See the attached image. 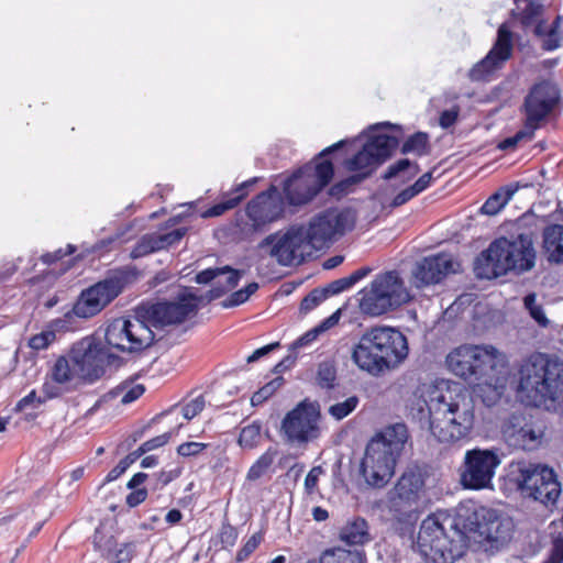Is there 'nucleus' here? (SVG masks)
Wrapping results in <instances>:
<instances>
[{
	"label": "nucleus",
	"mask_w": 563,
	"mask_h": 563,
	"mask_svg": "<svg viewBox=\"0 0 563 563\" xmlns=\"http://www.w3.org/2000/svg\"><path fill=\"white\" fill-rule=\"evenodd\" d=\"M515 8L510 11L511 22L503 23L497 30V37L486 56L477 62L467 74L471 81L488 82L494 79L512 54V26H519L525 33L529 30L542 40V49L553 52L561 47L563 41V15L558 14L547 27L543 18L544 5L536 0H512Z\"/></svg>",
	"instance_id": "1"
},
{
	"label": "nucleus",
	"mask_w": 563,
	"mask_h": 563,
	"mask_svg": "<svg viewBox=\"0 0 563 563\" xmlns=\"http://www.w3.org/2000/svg\"><path fill=\"white\" fill-rule=\"evenodd\" d=\"M487 515L485 509L481 512L475 508L461 507L456 516L439 517L428 516L420 526L416 547L427 563H454L460 559L467 547L468 533L481 537Z\"/></svg>",
	"instance_id": "2"
},
{
	"label": "nucleus",
	"mask_w": 563,
	"mask_h": 563,
	"mask_svg": "<svg viewBox=\"0 0 563 563\" xmlns=\"http://www.w3.org/2000/svg\"><path fill=\"white\" fill-rule=\"evenodd\" d=\"M519 374L518 397L527 406L551 410L563 399V360L558 355L534 352Z\"/></svg>",
	"instance_id": "3"
},
{
	"label": "nucleus",
	"mask_w": 563,
	"mask_h": 563,
	"mask_svg": "<svg viewBox=\"0 0 563 563\" xmlns=\"http://www.w3.org/2000/svg\"><path fill=\"white\" fill-rule=\"evenodd\" d=\"M408 353L406 335L396 328L380 325L362 334L353 347L352 360L362 371L378 376L400 365Z\"/></svg>",
	"instance_id": "4"
},
{
	"label": "nucleus",
	"mask_w": 563,
	"mask_h": 563,
	"mask_svg": "<svg viewBox=\"0 0 563 563\" xmlns=\"http://www.w3.org/2000/svg\"><path fill=\"white\" fill-rule=\"evenodd\" d=\"M536 264V251L530 236L519 234L515 239L498 238L475 262L478 278H497L508 272L522 274Z\"/></svg>",
	"instance_id": "5"
},
{
	"label": "nucleus",
	"mask_w": 563,
	"mask_h": 563,
	"mask_svg": "<svg viewBox=\"0 0 563 563\" xmlns=\"http://www.w3.org/2000/svg\"><path fill=\"white\" fill-rule=\"evenodd\" d=\"M137 278V272L133 267H120L108 272L106 277L92 286L84 289L71 311L65 313L64 319H56L52 325L56 330L67 328V322L74 317L87 319L98 314L111 301Z\"/></svg>",
	"instance_id": "6"
},
{
	"label": "nucleus",
	"mask_w": 563,
	"mask_h": 563,
	"mask_svg": "<svg viewBox=\"0 0 563 563\" xmlns=\"http://www.w3.org/2000/svg\"><path fill=\"white\" fill-rule=\"evenodd\" d=\"M346 143V140H342L324 148L314 163L301 166L285 179L283 191L288 205L300 207L309 203L331 183L334 166L325 156L344 147Z\"/></svg>",
	"instance_id": "7"
},
{
	"label": "nucleus",
	"mask_w": 563,
	"mask_h": 563,
	"mask_svg": "<svg viewBox=\"0 0 563 563\" xmlns=\"http://www.w3.org/2000/svg\"><path fill=\"white\" fill-rule=\"evenodd\" d=\"M399 139L396 135L375 133L368 136L362 148L344 162L346 169L355 172L329 188V196L336 199L349 192L350 187L368 178L373 172L387 162L397 150Z\"/></svg>",
	"instance_id": "8"
},
{
	"label": "nucleus",
	"mask_w": 563,
	"mask_h": 563,
	"mask_svg": "<svg viewBox=\"0 0 563 563\" xmlns=\"http://www.w3.org/2000/svg\"><path fill=\"white\" fill-rule=\"evenodd\" d=\"M506 479L523 497L544 505L554 504L561 494L556 474L547 464L525 459L511 461L507 467Z\"/></svg>",
	"instance_id": "9"
},
{
	"label": "nucleus",
	"mask_w": 563,
	"mask_h": 563,
	"mask_svg": "<svg viewBox=\"0 0 563 563\" xmlns=\"http://www.w3.org/2000/svg\"><path fill=\"white\" fill-rule=\"evenodd\" d=\"M444 395L448 400L442 404L437 440L451 443L471 433L475 420L474 406L460 383L446 382Z\"/></svg>",
	"instance_id": "10"
},
{
	"label": "nucleus",
	"mask_w": 563,
	"mask_h": 563,
	"mask_svg": "<svg viewBox=\"0 0 563 563\" xmlns=\"http://www.w3.org/2000/svg\"><path fill=\"white\" fill-rule=\"evenodd\" d=\"M358 308L363 314L380 317L410 300V295L397 271L377 274L369 286L358 291Z\"/></svg>",
	"instance_id": "11"
},
{
	"label": "nucleus",
	"mask_w": 563,
	"mask_h": 563,
	"mask_svg": "<svg viewBox=\"0 0 563 563\" xmlns=\"http://www.w3.org/2000/svg\"><path fill=\"white\" fill-rule=\"evenodd\" d=\"M501 361V353L493 345L464 344L450 352L445 362L455 376L477 384L492 378Z\"/></svg>",
	"instance_id": "12"
},
{
	"label": "nucleus",
	"mask_w": 563,
	"mask_h": 563,
	"mask_svg": "<svg viewBox=\"0 0 563 563\" xmlns=\"http://www.w3.org/2000/svg\"><path fill=\"white\" fill-rule=\"evenodd\" d=\"M201 298L185 288L173 300L141 302L135 309L142 320H147L151 328L164 329L185 322L197 313Z\"/></svg>",
	"instance_id": "13"
},
{
	"label": "nucleus",
	"mask_w": 563,
	"mask_h": 563,
	"mask_svg": "<svg viewBox=\"0 0 563 563\" xmlns=\"http://www.w3.org/2000/svg\"><path fill=\"white\" fill-rule=\"evenodd\" d=\"M426 472L418 465L407 467L388 494L387 508L393 518L400 523L416 521V507L423 493Z\"/></svg>",
	"instance_id": "14"
},
{
	"label": "nucleus",
	"mask_w": 563,
	"mask_h": 563,
	"mask_svg": "<svg viewBox=\"0 0 563 563\" xmlns=\"http://www.w3.org/2000/svg\"><path fill=\"white\" fill-rule=\"evenodd\" d=\"M69 357L86 384L99 380L106 374L107 366H120L123 363L120 356L109 351L107 344L93 336H86L74 343Z\"/></svg>",
	"instance_id": "15"
},
{
	"label": "nucleus",
	"mask_w": 563,
	"mask_h": 563,
	"mask_svg": "<svg viewBox=\"0 0 563 563\" xmlns=\"http://www.w3.org/2000/svg\"><path fill=\"white\" fill-rule=\"evenodd\" d=\"M106 343L109 347L128 354H139L153 345L155 334L147 320L136 313L133 319L120 318L106 329Z\"/></svg>",
	"instance_id": "16"
},
{
	"label": "nucleus",
	"mask_w": 563,
	"mask_h": 563,
	"mask_svg": "<svg viewBox=\"0 0 563 563\" xmlns=\"http://www.w3.org/2000/svg\"><path fill=\"white\" fill-rule=\"evenodd\" d=\"M354 225L355 217L350 209L328 208L310 219L305 233L312 249L318 251L329 247Z\"/></svg>",
	"instance_id": "17"
},
{
	"label": "nucleus",
	"mask_w": 563,
	"mask_h": 563,
	"mask_svg": "<svg viewBox=\"0 0 563 563\" xmlns=\"http://www.w3.org/2000/svg\"><path fill=\"white\" fill-rule=\"evenodd\" d=\"M501 460L503 454L496 448H474L467 450L460 467L461 485L472 490L492 488L496 470L500 465Z\"/></svg>",
	"instance_id": "18"
},
{
	"label": "nucleus",
	"mask_w": 563,
	"mask_h": 563,
	"mask_svg": "<svg viewBox=\"0 0 563 563\" xmlns=\"http://www.w3.org/2000/svg\"><path fill=\"white\" fill-rule=\"evenodd\" d=\"M258 247H271L269 255L283 266L299 265L313 250L305 233L303 224L290 225L282 235L273 233L263 239Z\"/></svg>",
	"instance_id": "19"
},
{
	"label": "nucleus",
	"mask_w": 563,
	"mask_h": 563,
	"mask_svg": "<svg viewBox=\"0 0 563 563\" xmlns=\"http://www.w3.org/2000/svg\"><path fill=\"white\" fill-rule=\"evenodd\" d=\"M285 212L284 199L275 186L256 195L247 202L246 220L240 224V231L245 238L264 232L268 224L277 221Z\"/></svg>",
	"instance_id": "20"
},
{
	"label": "nucleus",
	"mask_w": 563,
	"mask_h": 563,
	"mask_svg": "<svg viewBox=\"0 0 563 563\" xmlns=\"http://www.w3.org/2000/svg\"><path fill=\"white\" fill-rule=\"evenodd\" d=\"M398 457L386 450L383 442L369 441L361 462V474L369 486L382 488L393 477Z\"/></svg>",
	"instance_id": "21"
},
{
	"label": "nucleus",
	"mask_w": 563,
	"mask_h": 563,
	"mask_svg": "<svg viewBox=\"0 0 563 563\" xmlns=\"http://www.w3.org/2000/svg\"><path fill=\"white\" fill-rule=\"evenodd\" d=\"M446 382L442 380L431 386L427 397H415L409 405V415L417 421L422 430L429 431L437 439V430L442 411V404L448 400L444 395Z\"/></svg>",
	"instance_id": "22"
},
{
	"label": "nucleus",
	"mask_w": 563,
	"mask_h": 563,
	"mask_svg": "<svg viewBox=\"0 0 563 563\" xmlns=\"http://www.w3.org/2000/svg\"><path fill=\"white\" fill-rule=\"evenodd\" d=\"M560 100V90L550 80L536 82L525 97L523 111L526 125L538 129L539 123L544 120Z\"/></svg>",
	"instance_id": "23"
},
{
	"label": "nucleus",
	"mask_w": 563,
	"mask_h": 563,
	"mask_svg": "<svg viewBox=\"0 0 563 563\" xmlns=\"http://www.w3.org/2000/svg\"><path fill=\"white\" fill-rule=\"evenodd\" d=\"M319 413L308 401H301L286 413L282 431L290 442L305 443L318 437Z\"/></svg>",
	"instance_id": "24"
},
{
	"label": "nucleus",
	"mask_w": 563,
	"mask_h": 563,
	"mask_svg": "<svg viewBox=\"0 0 563 563\" xmlns=\"http://www.w3.org/2000/svg\"><path fill=\"white\" fill-rule=\"evenodd\" d=\"M543 430L531 418L523 415H511L503 426L505 442L514 449L532 451L539 448Z\"/></svg>",
	"instance_id": "25"
},
{
	"label": "nucleus",
	"mask_w": 563,
	"mask_h": 563,
	"mask_svg": "<svg viewBox=\"0 0 563 563\" xmlns=\"http://www.w3.org/2000/svg\"><path fill=\"white\" fill-rule=\"evenodd\" d=\"M451 254L440 253L423 257L412 271L413 284L418 288L441 283L449 274L455 273Z\"/></svg>",
	"instance_id": "26"
},
{
	"label": "nucleus",
	"mask_w": 563,
	"mask_h": 563,
	"mask_svg": "<svg viewBox=\"0 0 563 563\" xmlns=\"http://www.w3.org/2000/svg\"><path fill=\"white\" fill-rule=\"evenodd\" d=\"M95 549L109 563H126L130 562L135 554V544L133 542L118 543L117 539L111 536L104 540L95 538Z\"/></svg>",
	"instance_id": "27"
},
{
	"label": "nucleus",
	"mask_w": 563,
	"mask_h": 563,
	"mask_svg": "<svg viewBox=\"0 0 563 563\" xmlns=\"http://www.w3.org/2000/svg\"><path fill=\"white\" fill-rule=\"evenodd\" d=\"M257 177H254L236 186L230 192L225 194L220 202L214 203L206 210L203 212V217H219L228 210L235 208L249 195V189L257 181Z\"/></svg>",
	"instance_id": "28"
},
{
	"label": "nucleus",
	"mask_w": 563,
	"mask_h": 563,
	"mask_svg": "<svg viewBox=\"0 0 563 563\" xmlns=\"http://www.w3.org/2000/svg\"><path fill=\"white\" fill-rule=\"evenodd\" d=\"M409 439L408 428L402 422L389 424L376 434L371 441H380L385 449L400 456Z\"/></svg>",
	"instance_id": "29"
},
{
	"label": "nucleus",
	"mask_w": 563,
	"mask_h": 563,
	"mask_svg": "<svg viewBox=\"0 0 563 563\" xmlns=\"http://www.w3.org/2000/svg\"><path fill=\"white\" fill-rule=\"evenodd\" d=\"M339 538L349 545H362L371 541L367 521L362 517L349 519L340 529Z\"/></svg>",
	"instance_id": "30"
},
{
	"label": "nucleus",
	"mask_w": 563,
	"mask_h": 563,
	"mask_svg": "<svg viewBox=\"0 0 563 563\" xmlns=\"http://www.w3.org/2000/svg\"><path fill=\"white\" fill-rule=\"evenodd\" d=\"M543 249L548 261L563 264V224H550L542 231Z\"/></svg>",
	"instance_id": "31"
},
{
	"label": "nucleus",
	"mask_w": 563,
	"mask_h": 563,
	"mask_svg": "<svg viewBox=\"0 0 563 563\" xmlns=\"http://www.w3.org/2000/svg\"><path fill=\"white\" fill-rule=\"evenodd\" d=\"M483 519L486 520L481 537L489 542L504 543L510 539L509 521L504 522L497 514L487 511V515H483Z\"/></svg>",
	"instance_id": "32"
},
{
	"label": "nucleus",
	"mask_w": 563,
	"mask_h": 563,
	"mask_svg": "<svg viewBox=\"0 0 563 563\" xmlns=\"http://www.w3.org/2000/svg\"><path fill=\"white\" fill-rule=\"evenodd\" d=\"M420 173V165L409 158H399L390 164L382 174L383 180L399 179L401 184L409 183Z\"/></svg>",
	"instance_id": "33"
},
{
	"label": "nucleus",
	"mask_w": 563,
	"mask_h": 563,
	"mask_svg": "<svg viewBox=\"0 0 563 563\" xmlns=\"http://www.w3.org/2000/svg\"><path fill=\"white\" fill-rule=\"evenodd\" d=\"M519 183H512L501 187L493 194L481 207V212L487 216L497 214L518 191Z\"/></svg>",
	"instance_id": "34"
},
{
	"label": "nucleus",
	"mask_w": 563,
	"mask_h": 563,
	"mask_svg": "<svg viewBox=\"0 0 563 563\" xmlns=\"http://www.w3.org/2000/svg\"><path fill=\"white\" fill-rule=\"evenodd\" d=\"M308 563H366L363 552L333 548L325 550L319 561H309Z\"/></svg>",
	"instance_id": "35"
},
{
	"label": "nucleus",
	"mask_w": 563,
	"mask_h": 563,
	"mask_svg": "<svg viewBox=\"0 0 563 563\" xmlns=\"http://www.w3.org/2000/svg\"><path fill=\"white\" fill-rule=\"evenodd\" d=\"M227 274L229 275V287H236L242 278L243 272L240 269H235L229 265L222 267H210L199 272L196 275L195 280L198 284L206 285L214 280L218 276Z\"/></svg>",
	"instance_id": "36"
},
{
	"label": "nucleus",
	"mask_w": 563,
	"mask_h": 563,
	"mask_svg": "<svg viewBox=\"0 0 563 563\" xmlns=\"http://www.w3.org/2000/svg\"><path fill=\"white\" fill-rule=\"evenodd\" d=\"M371 272L372 268L368 266L361 267L346 277H342L329 283L324 288L330 297L339 295L353 287L356 283L365 278Z\"/></svg>",
	"instance_id": "37"
},
{
	"label": "nucleus",
	"mask_w": 563,
	"mask_h": 563,
	"mask_svg": "<svg viewBox=\"0 0 563 563\" xmlns=\"http://www.w3.org/2000/svg\"><path fill=\"white\" fill-rule=\"evenodd\" d=\"M400 153L404 155L415 154L422 157L430 153L429 134L426 132H416L411 134L401 145Z\"/></svg>",
	"instance_id": "38"
},
{
	"label": "nucleus",
	"mask_w": 563,
	"mask_h": 563,
	"mask_svg": "<svg viewBox=\"0 0 563 563\" xmlns=\"http://www.w3.org/2000/svg\"><path fill=\"white\" fill-rule=\"evenodd\" d=\"M338 369L334 361L324 360L318 364L316 382L317 385L328 391H332L336 387Z\"/></svg>",
	"instance_id": "39"
},
{
	"label": "nucleus",
	"mask_w": 563,
	"mask_h": 563,
	"mask_svg": "<svg viewBox=\"0 0 563 563\" xmlns=\"http://www.w3.org/2000/svg\"><path fill=\"white\" fill-rule=\"evenodd\" d=\"M71 360L68 356L62 355L57 357L53 367L51 368V378L56 384H67L75 377V372L70 365Z\"/></svg>",
	"instance_id": "40"
},
{
	"label": "nucleus",
	"mask_w": 563,
	"mask_h": 563,
	"mask_svg": "<svg viewBox=\"0 0 563 563\" xmlns=\"http://www.w3.org/2000/svg\"><path fill=\"white\" fill-rule=\"evenodd\" d=\"M262 427L263 424L260 420H254L250 424L243 427L238 440L240 446L243 449L256 448L262 439Z\"/></svg>",
	"instance_id": "41"
},
{
	"label": "nucleus",
	"mask_w": 563,
	"mask_h": 563,
	"mask_svg": "<svg viewBox=\"0 0 563 563\" xmlns=\"http://www.w3.org/2000/svg\"><path fill=\"white\" fill-rule=\"evenodd\" d=\"M181 473H183V467L181 466H175V467H172V468H168V470H162V471H159L157 473H154L150 477L148 485L154 490H161L165 486H167L169 483H172L173 481L178 478L181 475Z\"/></svg>",
	"instance_id": "42"
},
{
	"label": "nucleus",
	"mask_w": 563,
	"mask_h": 563,
	"mask_svg": "<svg viewBox=\"0 0 563 563\" xmlns=\"http://www.w3.org/2000/svg\"><path fill=\"white\" fill-rule=\"evenodd\" d=\"M258 289V284L252 282L245 287L232 292L225 300L222 301L223 308H233L246 302L250 297L255 294Z\"/></svg>",
	"instance_id": "43"
},
{
	"label": "nucleus",
	"mask_w": 563,
	"mask_h": 563,
	"mask_svg": "<svg viewBox=\"0 0 563 563\" xmlns=\"http://www.w3.org/2000/svg\"><path fill=\"white\" fill-rule=\"evenodd\" d=\"M358 402L360 399L357 396H350L344 401L331 405L328 409V413L335 420L340 421L352 413L356 409Z\"/></svg>",
	"instance_id": "44"
},
{
	"label": "nucleus",
	"mask_w": 563,
	"mask_h": 563,
	"mask_svg": "<svg viewBox=\"0 0 563 563\" xmlns=\"http://www.w3.org/2000/svg\"><path fill=\"white\" fill-rule=\"evenodd\" d=\"M273 462L274 453L271 451H266L249 468L246 479L253 482L261 478L272 466Z\"/></svg>",
	"instance_id": "45"
},
{
	"label": "nucleus",
	"mask_w": 563,
	"mask_h": 563,
	"mask_svg": "<svg viewBox=\"0 0 563 563\" xmlns=\"http://www.w3.org/2000/svg\"><path fill=\"white\" fill-rule=\"evenodd\" d=\"M285 380L282 376H277L264 386H262L251 398L253 406H258L269 399L283 385Z\"/></svg>",
	"instance_id": "46"
},
{
	"label": "nucleus",
	"mask_w": 563,
	"mask_h": 563,
	"mask_svg": "<svg viewBox=\"0 0 563 563\" xmlns=\"http://www.w3.org/2000/svg\"><path fill=\"white\" fill-rule=\"evenodd\" d=\"M534 130L531 126L525 124V129L517 131L512 136L501 140L497 148L500 151H509L517 147V145L523 140H532L534 136Z\"/></svg>",
	"instance_id": "47"
},
{
	"label": "nucleus",
	"mask_w": 563,
	"mask_h": 563,
	"mask_svg": "<svg viewBox=\"0 0 563 563\" xmlns=\"http://www.w3.org/2000/svg\"><path fill=\"white\" fill-rule=\"evenodd\" d=\"M263 540L264 533L262 531L254 533L238 551L235 561L238 563L246 561L251 556V554L258 548Z\"/></svg>",
	"instance_id": "48"
},
{
	"label": "nucleus",
	"mask_w": 563,
	"mask_h": 563,
	"mask_svg": "<svg viewBox=\"0 0 563 563\" xmlns=\"http://www.w3.org/2000/svg\"><path fill=\"white\" fill-rule=\"evenodd\" d=\"M325 288H316L311 290L301 301L300 309L302 311H311L317 308L321 302L329 298Z\"/></svg>",
	"instance_id": "49"
},
{
	"label": "nucleus",
	"mask_w": 563,
	"mask_h": 563,
	"mask_svg": "<svg viewBox=\"0 0 563 563\" xmlns=\"http://www.w3.org/2000/svg\"><path fill=\"white\" fill-rule=\"evenodd\" d=\"M56 339V334L54 330H44L41 333H37L29 340V346L32 350H45L47 349Z\"/></svg>",
	"instance_id": "50"
},
{
	"label": "nucleus",
	"mask_w": 563,
	"mask_h": 563,
	"mask_svg": "<svg viewBox=\"0 0 563 563\" xmlns=\"http://www.w3.org/2000/svg\"><path fill=\"white\" fill-rule=\"evenodd\" d=\"M238 537L239 532L235 527L229 522L222 523L219 538L223 549L232 548L235 544Z\"/></svg>",
	"instance_id": "51"
},
{
	"label": "nucleus",
	"mask_w": 563,
	"mask_h": 563,
	"mask_svg": "<svg viewBox=\"0 0 563 563\" xmlns=\"http://www.w3.org/2000/svg\"><path fill=\"white\" fill-rule=\"evenodd\" d=\"M320 333L316 327L310 329L290 344L289 352L298 353L300 349L306 347L310 345L313 341H316Z\"/></svg>",
	"instance_id": "52"
},
{
	"label": "nucleus",
	"mask_w": 563,
	"mask_h": 563,
	"mask_svg": "<svg viewBox=\"0 0 563 563\" xmlns=\"http://www.w3.org/2000/svg\"><path fill=\"white\" fill-rule=\"evenodd\" d=\"M209 444L200 442H184L177 448V453L184 457H191L200 454Z\"/></svg>",
	"instance_id": "53"
},
{
	"label": "nucleus",
	"mask_w": 563,
	"mask_h": 563,
	"mask_svg": "<svg viewBox=\"0 0 563 563\" xmlns=\"http://www.w3.org/2000/svg\"><path fill=\"white\" fill-rule=\"evenodd\" d=\"M205 408V400L202 396L192 399L190 402L185 405L181 409L183 417L186 420H191Z\"/></svg>",
	"instance_id": "54"
},
{
	"label": "nucleus",
	"mask_w": 563,
	"mask_h": 563,
	"mask_svg": "<svg viewBox=\"0 0 563 563\" xmlns=\"http://www.w3.org/2000/svg\"><path fill=\"white\" fill-rule=\"evenodd\" d=\"M60 384H56L52 382H45L42 386V391L44 397L37 398V405L44 404L47 399H54L60 397L64 393L63 388L59 386Z\"/></svg>",
	"instance_id": "55"
},
{
	"label": "nucleus",
	"mask_w": 563,
	"mask_h": 563,
	"mask_svg": "<svg viewBox=\"0 0 563 563\" xmlns=\"http://www.w3.org/2000/svg\"><path fill=\"white\" fill-rule=\"evenodd\" d=\"M76 252V246L73 244L67 245V250L58 249L52 253H45L41 256V261L46 265H52L60 260H63L66 255H71Z\"/></svg>",
	"instance_id": "56"
},
{
	"label": "nucleus",
	"mask_w": 563,
	"mask_h": 563,
	"mask_svg": "<svg viewBox=\"0 0 563 563\" xmlns=\"http://www.w3.org/2000/svg\"><path fill=\"white\" fill-rule=\"evenodd\" d=\"M186 233V228H177L167 233L159 234L164 250L179 243Z\"/></svg>",
	"instance_id": "57"
},
{
	"label": "nucleus",
	"mask_w": 563,
	"mask_h": 563,
	"mask_svg": "<svg viewBox=\"0 0 563 563\" xmlns=\"http://www.w3.org/2000/svg\"><path fill=\"white\" fill-rule=\"evenodd\" d=\"M417 192L411 186L406 187L405 189L400 190L390 201L389 207L390 208H398L415 197H417Z\"/></svg>",
	"instance_id": "58"
},
{
	"label": "nucleus",
	"mask_w": 563,
	"mask_h": 563,
	"mask_svg": "<svg viewBox=\"0 0 563 563\" xmlns=\"http://www.w3.org/2000/svg\"><path fill=\"white\" fill-rule=\"evenodd\" d=\"M169 439H170V433L165 432L163 434H159L157 437H154V438L145 441L144 443L141 444V446H142L143 452L147 453L150 451H153V450L164 446L165 444H167Z\"/></svg>",
	"instance_id": "59"
},
{
	"label": "nucleus",
	"mask_w": 563,
	"mask_h": 563,
	"mask_svg": "<svg viewBox=\"0 0 563 563\" xmlns=\"http://www.w3.org/2000/svg\"><path fill=\"white\" fill-rule=\"evenodd\" d=\"M147 497V489L145 487L131 489V493L126 495L125 503L130 508L137 507Z\"/></svg>",
	"instance_id": "60"
},
{
	"label": "nucleus",
	"mask_w": 563,
	"mask_h": 563,
	"mask_svg": "<svg viewBox=\"0 0 563 563\" xmlns=\"http://www.w3.org/2000/svg\"><path fill=\"white\" fill-rule=\"evenodd\" d=\"M459 117V109H449L441 112L439 124L442 129H449L455 124Z\"/></svg>",
	"instance_id": "61"
},
{
	"label": "nucleus",
	"mask_w": 563,
	"mask_h": 563,
	"mask_svg": "<svg viewBox=\"0 0 563 563\" xmlns=\"http://www.w3.org/2000/svg\"><path fill=\"white\" fill-rule=\"evenodd\" d=\"M153 253L151 246L148 245L147 241H145L144 235L137 241V243L134 245V247L131 251V257L132 258H140L144 257L148 254Z\"/></svg>",
	"instance_id": "62"
},
{
	"label": "nucleus",
	"mask_w": 563,
	"mask_h": 563,
	"mask_svg": "<svg viewBox=\"0 0 563 563\" xmlns=\"http://www.w3.org/2000/svg\"><path fill=\"white\" fill-rule=\"evenodd\" d=\"M432 179H433L432 172H427V173L422 174L410 186L415 189L417 195H420L421 192H423L424 190H427L431 186Z\"/></svg>",
	"instance_id": "63"
},
{
	"label": "nucleus",
	"mask_w": 563,
	"mask_h": 563,
	"mask_svg": "<svg viewBox=\"0 0 563 563\" xmlns=\"http://www.w3.org/2000/svg\"><path fill=\"white\" fill-rule=\"evenodd\" d=\"M145 391V387L142 384L132 386L122 397L121 402L124 405L131 404L139 399Z\"/></svg>",
	"instance_id": "64"
}]
</instances>
